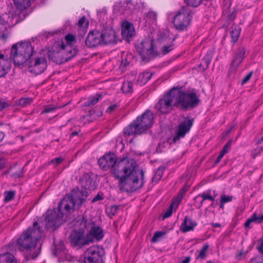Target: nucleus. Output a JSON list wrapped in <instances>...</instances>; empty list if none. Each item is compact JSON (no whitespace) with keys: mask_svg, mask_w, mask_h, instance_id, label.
Returning <instances> with one entry per match:
<instances>
[{"mask_svg":"<svg viewBox=\"0 0 263 263\" xmlns=\"http://www.w3.org/2000/svg\"><path fill=\"white\" fill-rule=\"evenodd\" d=\"M119 209V206L117 205L112 206L111 207L110 209V213L112 215H115L117 213L118 210Z\"/></svg>","mask_w":263,"mask_h":263,"instance_id":"nucleus-55","label":"nucleus"},{"mask_svg":"<svg viewBox=\"0 0 263 263\" xmlns=\"http://www.w3.org/2000/svg\"><path fill=\"white\" fill-rule=\"evenodd\" d=\"M100 32L98 30L90 31L85 40V44L88 47H95L102 45Z\"/></svg>","mask_w":263,"mask_h":263,"instance_id":"nucleus-17","label":"nucleus"},{"mask_svg":"<svg viewBox=\"0 0 263 263\" xmlns=\"http://www.w3.org/2000/svg\"><path fill=\"white\" fill-rule=\"evenodd\" d=\"M101 33L102 45H108L116 43V33L114 29H105Z\"/></svg>","mask_w":263,"mask_h":263,"instance_id":"nucleus-18","label":"nucleus"},{"mask_svg":"<svg viewBox=\"0 0 263 263\" xmlns=\"http://www.w3.org/2000/svg\"><path fill=\"white\" fill-rule=\"evenodd\" d=\"M89 224H92L93 226L91 227L89 232L87 235V237H89V238H92L93 240L94 238L97 240H101L104 236L102 229L99 226H95L94 224L89 223Z\"/></svg>","mask_w":263,"mask_h":263,"instance_id":"nucleus-22","label":"nucleus"},{"mask_svg":"<svg viewBox=\"0 0 263 263\" xmlns=\"http://www.w3.org/2000/svg\"><path fill=\"white\" fill-rule=\"evenodd\" d=\"M47 66L46 60L44 58H36L33 64L28 66V70L36 75L43 72Z\"/></svg>","mask_w":263,"mask_h":263,"instance_id":"nucleus-16","label":"nucleus"},{"mask_svg":"<svg viewBox=\"0 0 263 263\" xmlns=\"http://www.w3.org/2000/svg\"><path fill=\"white\" fill-rule=\"evenodd\" d=\"M33 48L30 42H21L12 45L10 52V58L16 65H22L29 62L33 54Z\"/></svg>","mask_w":263,"mask_h":263,"instance_id":"nucleus-6","label":"nucleus"},{"mask_svg":"<svg viewBox=\"0 0 263 263\" xmlns=\"http://www.w3.org/2000/svg\"><path fill=\"white\" fill-rule=\"evenodd\" d=\"M164 170V167L161 166L159 167L156 172L154 176L152 178V181L153 182H157L158 181H159L163 175Z\"/></svg>","mask_w":263,"mask_h":263,"instance_id":"nucleus-33","label":"nucleus"},{"mask_svg":"<svg viewBox=\"0 0 263 263\" xmlns=\"http://www.w3.org/2000/svg\"><path fill=\"white\" fill-rule=\"evenodd\" d=\"M153 115L152 112L147 110L142 115L131 123L128 126L124 128V135H139L143 134L150 128L153 124Z\"/></svg>","mask_w":263,"mask_h":263,"instance_id":"nucleus-5","label":"nucleus"},{"mask_svg":"<svg viewBox=\"0 0 263 263\" xmlns=\"http://www.w3.org/2000/svg\"><path fill=\"white\" fill-rule=\"evenodd\" d=\"M117 107V105L116 104H114V105H110V106H109L106 110L107 112H111L112 111H113L114 110H115Z\"/></svg>","mask_w":263,"mask_h":263,"instance_id":"nucleus-58","label":"nucleus"},{"mask_svg":"<svg viewBox=\"0 0 263 263\" xmlns=\"http://www.w3.org/2000/svg\"><path fill=\"white\" fill-rule=\"evenodd\" d=\"M65 39L67 43L69 44L76 41L75 36L71 34H68L66 35L65 36Z\"/></svg>","mask_w":263,"mask_h":263,"instance_id":"nucleus-47","label":"nucleus"},{"mask_svg":"<svg viewBox=\"0 0 263 263\" xmlns=\"http://www.w3.org/2000/svg\"><path fill=\"white\" fill-rule=\"evenodd\" d=\"M243 59H244L242 58L241 57L235 54V57L231 62L229 69L230 71L231 72H235Z\"/></svg>","mask_w":263,"mask_h":263,"instance_id":"nucleus-28","label":"nucleus"},{"mask_svg":"<svg viewBox=\"0 0 263 263\" xmlns=\"http://www.w3.org/2000/svg\"><path fill=\"white\" fill-rule=\"evenodd\" d=\"M232 42L236 43L240 35L241 28L238 25L233 24L230 29Z\"/></svg>","mask_w":263,"mask_h":263,"instance_id":"nucleus-24","label":"nucleus"},{"mask_svg":"<svg viewBox=\"0 0 263 263\" xmlns=\"http://www.w3.org/2000/svg\"><path fill=\"white\" fill-rule=\"evenodd\" d=\"M58 211L59 214L55 211H51L47 214L45 221L46 227L48 229L59 227L62 221L64 215L70 214V213H66L64 209L61 211L58 208Z\"/></svg>","mask_w":263,"mask_h":263,"instance_id":"nucleus-13","label":"nucleus"},{"mask_svg":"<svg viewBox=\"0 0 263 263\" xmlns=\"http://www.w3.org/2000/svg\"><path fill=\"white\" fill-rule=\"evenodd\" d=\"M255 222L257 223L263 222V214L261 216H258L256 213H254L252 216L249 218L245 223V228H250L251 223Z\"/></svg>","mask_w":263,"mask_h":263,"instance_id":"nucleus-25","label":"nucleus"},{"mask_svg":"<svg viewBox=\"0 0 263 263\" xmlns=\"http://www.w3.org/2000/svg\"><path fill=\"white\" fill-rule=\"evenodd\" d=\"M199 197H201L202 198V200L200 201V205L199 208L202 205L203 201L205 200H209L212 201L214 200V198L213 197H212L210 194L205 192L202 194H199L195 198V199H196Z\"/></svg>","mask_w":263,"mask_h":263,"instance_id":"nucleus-39","label":"nucleus"},{"mask_svg":"<svg viewBox=\"0 0 263 263\" xmlns=\"http://www.w3.org/2000/svg\"><path fill=\"white\" fill-rule=\"evenodd\" d=\"M190 185L187 183L185 184L183 187L180 190L178 196L176 199H174V200L176 201V207L178 206V204L181 201L183 197L184 196L185 193L188 191L190 188Z\"/></svg>","mask_w":263,"mask_h":263,"instance_id":"nucleus-31","label":"nucleus"},{"mask_svg":"<svg viewBox=\"0 0 263 263\" xmlns=\"http://www.w3.org/2000/svg\"><path fill=\"white\" fill-rule=\"evenodd\" d=\"M10 103L9 102H6L3 100H0V110L9 107Z\"/></svg>","mask_w":263,"mask_h":263,"instance_id":"nucleus-51","label":"nucleus"},{"mask_svg":"<svg viewBox=\"0 0 263 263\" xmlns=\"http://www.w3.org/2000/svg\"><path fill=\"white\" fill-rule=\"evenodd\" d=\"M82 186L84 190H92L95 189L93 184V180L90 176H85L84 179L82 180Z\"/></svg>","mask_w":263,"mask_h":263,"instance_id":"nucleus-27","label":"nucleus"},{"mask_svg":"<svg viewBox=\"0 0 263 263\" xmlns=\"http://www.w3.org/2000/svg\"><path fill=\"white\" fill-rule=\"evenodd\" d=\"M81 224L85 228H87L88 227L87 226V219L86 217L84 216L82 217Z\"/></svg>","mask_w":263,"mask_h":263,"instance_id":"nucleus-56","label":"nucleus"},{"mask_svg":"<svg viewBox=\"0 0 263 263\" xmlns=\"http://www.w3.org/2000/svg\"><path fill=\"white\" fill-rule=\"evenodd\" d=\"M65 49V45H61V49L58 52L49 51L48 53V57L49 59L52 60L54 62L58 64H61L65 63L71 59L72 55H68L66 54Z\"/></svg>","mask_w":263,"mask_h":263,"instance_id":"nucleus-15","label":"nucleus"},{"mask_svg":"<svg viewBox=\"0 0 263 263\" xmlns=\"http://www.w3.org/2000/svg\"><path fill=\"white\" fill-rule=\"evenodd\" d=\"M0 263H17L15 257L11 253L0 254Z\"/></svg>","mask_w":263,"mask_h":263,"instance_id":"nucleus-26","label":"nucleus"},{"mask_svg":"<svg viewBox=\"0 0 263 263\" xmlns=\"http://www.w3.org/2000/svg\"><path fill=\"white\" fill-rule=\"evenodd\" d=\"M103 199L102 196L100 195L99 194H98L92 200L91 202L94 203L96 201L101 200Z\"/></svg>","mask_w":263,"mask_h":263,"instance_id":"nucleus-57","label":"nucleus"},{"mask_svg":"<svg viewBox=\"0 0 263 263\" xmlns=\"http://www.w3.org/2000/svg\"><path fill=\"white\" fill-rule=\"evenodd\" d=\"M157 14L154 11H149L145 15L146 21L148 23L153 24L157 21Z\"/></svg>","mask_w":263,"mask_h":263,"instance_id":"nucleus-32","label":"nucleus"},{"mask_svg":"<svg viewBox=\"0 0 263 263\" xmlns=\"http://www.w3.org/2000/svg\"><path fill=\"white\" fill-rule=\"evenodd\" d=\"M212 57L210 54H206L201 60V62L199 65L200 67L202 66L203 70H206L211 63Z\"/></svg>","mask_w":263,"mask_h":263,"instance_id":"nucleus-36","label":"nucleus"},{"mask_svg":"<svg viewBox=\"0 0 263 263\" xmlns=\"http://www.w3.org/2000/svg\"><path fill=\"white\" fill-rule=\"evenodd\" d=\"M105 254L103 248L93 246L87 249L84 253L86 263H104L103 256Z\"/></svg>","mask_w":263,"mask_h":263,"instance_id":"nucleus-10","label":"nucleus"},{"mask_svg":"<svg viewBox=\"0 0 263 263\" xmlns=\"http://www.w3.org/2000/svg\"><path fill=\"white\" fill-rule=\"evenodd\" d=\"M64 160V158L62 157H59L58 158H55L54 159H52L49 162V164H53L55 166L59 165L61 164Z\"/></svg>","mask_w":263,"mask_h":263,"instance_id":"nucleus-46","label":"nucleus"},{"mask_svg":"<svg viewBox=\"0 0 263 263\" xmlns=\"http://www.w3.org/2000/svg\"><path fill=\"white\" fill-rule=\"evenodd\" d=\"M69 241L71 245L78 249L88 245L93 241L92 238H89L87 235H84V232L80 231L73 230L70 236Z\"/></svg>","mask_w":263,"mask_h":263,"instance_id":"nucleus-12","label":"nucleus"},{"mask_svg":"<svg viewBox=\"0 0 263 263\" xmlns=\"http://www.w3.org/2000/svg\"><path fill=\"white\" fill-rule=\"evenodd\" d=\"M57 108V107H53L52 106H47L45 107L44 110L42 111V114L48 113L52 112Z\"/></svg>","mask_w":263,"mask_h":263,"instance_id":"nucleus-52","label":"nucleus"},{"mask_svg":"<svg viewBox=\"0 0 263 263\" xmlns=\"http://www.w3.org/2000/svg\"><path fill=\"white\" fill-rule=\"evenodd\" d=\"M174 49V44L173 42H171L170 44L168 45H164L162 47L161 51L163 54H167L171 51Z\"/></svg>","mask_w":263,"mask_h":263,"instance_id":"nucleus-43","label":"nucleus"},{"mask_svg":"<svg viewBox=\"0 0 263 263\" xmlns=\"http://www.w3.org/2000/svg\"><path fill=\"white\" fill-rule=\"evenodd\" d=\"M253 74V71L250 72L249 73H248L244 78L242 80L241 84L243 85L247 83L251 78Z\"/></svg>","mask_w":263,"mask_h":263,"instance_id":"nucleus-53","label":"nucleus"},{"mask_svg":"<svg viewBox=\"0 0 263 263\" xmlns=\"http://www.w3.org/2000/svg\"><path fill=\"white\" fill-rule=\"evenodd\" d=\"M259 245L257 247V249L258 252L263 254V236L258 240Z\"/></svg>","mask_w":263,"mask_h":263,"instance_id":"nucleus-50","label":"nucleus"},{"mask_svg":"<svg viewBox=\"0 0 263 263\" xmlns=\"http://www.w3.org/2000/svg\"><path fill=\"white\" fill-rule=\"evenodd\" d=\"M192 17L191 10L186 6L179 9L174 17L173 24L175 29L179 31L186 29Z\"/></svg>","mask_w":263,"mask_h":263,"instance_id":"nucleus-8","label":"nucleus"},{"mask_svg":"<svg viewBox=\"0 0 263 263\" xmlns=\"http://www.w3.org/2000/svg\"><path fill=\"white\" fill-rule=\"evenodd\" d=\"M198 91L193 88L192 90H183L182 87H174L169 93L161 99L156 106V108L161 113H168L173 106L182 111L192 110L197 107L201 102Z\"/></svg>","mask_w":263,"mask_h":263,"instance_id":"nucleus-1","label":"nucleus"},{"mask_svg":"<svg viewBox=\"0 0 263 263\" xmlns=\"http://www.w3.org/2000/svg\"><path fill=\"white\" fill-rule=\"evenodd\" d=\"M153 73L148 71L144 72L140 74L139 76V79L141 83L145 84L148 81L152 78Z\"/></svg>","mask_w":263,"mask_h":263,"instance_id":"nucleus-38","label":"nucleus"},{"mask_svg":"<svg viewBox=\"0 0 263 263\" xmlns=\"http://www.w3.org/2000/svg\"><path fill=\"white\" fill-rule=\"evenodd\" d=\"M209 248V246L208 244H204L202 247L201 249L200 250L199 254L196 256V259H204L206 258V252H207L208 249Z\"/></svg>","mask_w":263,"mask_h":263,"instance_id":"nucleus-35","label":"nucleus"},{"mask_svg":"<svg viewBox=\"0 0 263 263\" xmlns=\"http://www.w3.org/2000/svg\"><path fill=\"white\" fill-rule=\"evenodd\" d=\"M16 10L8 16L7 23L13 26L24 20L30 11L28 8L35 0H13Z\"/></svg>","mask_w":263,"mask_h":263,"instance_id":"nucleus-7","label":"nucleus"},{"mask_svg":"<svg viewBox=\"0 0 263 263\" xmlns=\"http://www.w3.org/2000/svg\"><path fill=\"white\" fill-rule=\"evenodd\" d=\"M65 49L67 55H72L71 59L77 54L79 51L77 47L72 48L70 45H65Z\"/></svg>","mask_w":263,"mask_h":263,"instance_id":"nucleus-37","label":"nucleus"},{"mask_svg":"<svg viewBox=\"0 0 263 263\" xmlns=\"http://www.w3.org/2000/svg\"><path fill=\"white\" fill-rule=\"evenodd\" d=\"M228 150H227V149H225L223 147V148L220 154L223 156L226 153H228Z\"/></svg>","mask_w":263,"mask_h":263,"instance_id":"nucleus-64","label":"nucleus"},{"mask_svg":"<svg viewBox=\"0 0 263 263\" xmlns=\"http://www.w3.org/2000/svg\"><path fill=\"white\" fill-rule=\"evenodd\" d=\"M53 254L58 257L59 262L69 261L67 255V251L65 247L64 243L62 241L58 245H55V249Z\"/></svg>","mask_w":263,"mask_h":263,"instance_id":"nucleus-19","label":"nucleus"},{"mask_svg":"<svg viewBox=\"0 0 263 263\" xmlns=\"http://www.w3.org/2000/svg\"><path fill=\"white\" fill-rule=\"evenodd\" d=\"M176 203L177 202H176V200H173L172 201V202L170 204V205L169 206V208L167 210V211L165 212V213H164V214L163 215V219L166 218H168V217H170L172 215L174 206L175 205H176Z\"/></svg>","mask_w":263,"mask_h":263,"instance_id":"nucleus-42","label":"nucleus"},{"mask_svg":"<svg viewBox=\"0 0 263 263\" xmlns=\"http://www.w3.org/2000/svg\"><path fill=\"white\" fill-rule=\"evenodd\" d=\"M135 30L133 24L127 21L124 22L122 25V35L123 38L129 42L135 35Z\"/></svg>","mask_w":263,"mask_h":263,"instance_id":"nucleus-21","label":"nucleus"},{"mask_svg":"<svg viewBox=\"0 0 263 263\" xmlns=\"http://www.w3.org/2000/svg\"><path fill=\"white\" fill-rule=\"evenodd\" d=\"M88 192L84 190L73 189L71 194L66 195L59 204V209L66 213H71L74 209H79L85 203Z\"/></svg>","mask_w":263,"mask_h":263,"instance_id":"nucleus-4","label":"nucleus"},{"mask_svg":"<svg viewBox=\"0 0 263 263\" xmlns=\"http://www.w3.org/2000/svg\"><path fill=\"white\" fill-rule=\"evenodd\" d=\"M114 176L119 180L121 191L133 192L141 188L144 183V172L137 167L133 159L124 158L119 163Z\"/></svg>","mask_w":263,"mask_h":263,"instance_id":"nucleus-2","label":"nucleus"},{"mask_svg":"<svg viewBox=\"0 0 263 263\" xmlns=\"http://www.w3.org/2000/svg\"><path fill=\"white\" fill-rule=\"evenodd\" d=\"M133 83L130 81H125L123 82L122 90L125 93H130L133 91Z\"/></svg>","mask_w":263,"mask_h":263,"instance_id":"nucleus-34","label":"nucleus"},{"mask_svg":"<svg viewBox=\"0 0 263 263\" xmlns=\"http://www.w3.org/2000/svg\"><path fill=\"white\" fill-rule=\"evenodd\" d=\"M237 10L233 8L231 10L229 6L224 8L223 11V14H227V18L229 21H233L235 20L236 16Z\"/></svg>","mask_w":263,"mask_h":263,"instance_id":"nucleus-30","label":"nucleus"},{"mask_svg":"<svg viewBox=\"0 0 263 263\" xmlns=\"http://www.w3.org/2000/svg\"><path fill=\"white\" fill-rule=\"evenodd\" d=\"M133 59V56L131 54H127L126 57H123L121 61V66L126 67L129 65Z\"/></svg>","mask_w":263,"mask_h":263,"instance_id":"nucleus-40","label":"nucleus"},{"mask_svg":"<svg viewBox=\"0 0 263 263\" xmlns=\"http://www.w3.org/2000/svg\"><path fill=\"white\" fill-rule=\"evenodd\" d=\"M42 232L37 222L24 231L17 240V245L21 251L26 250L24 253L26 260L35 259L40 251L36 249L37 241L41 238Z\"/></svg>","mask_w":263,"mask_h":263,"instance_id":"nucleus-3","label":"nucleus"},{"mask_svg":"<svg viewBox=\"0 0 263 263\" xmlns=\"http://www.w3.org/2000/svg\"><path fill=\"white\" fill-rule=\"evenodd\" d=\"M191 257L187 256L182 261V263H189L191 260Z\"/></svg>","mask_w":263,"mask_h":263,"instance_id":"nucleus-63","label":"nucleus"},{"mask_svg":"<svg viewBox=\"0 0 263 263\" xmlns=\"http://www.w3.org/2000/svg\"><path fill=\"white\" fill-rule=\"evenodd\" d=\"M232 144V140H230L223 146V148L229 151L230 148Z\"/></svg>","mask_w":263,"mask_h":263,"instance_id":"nucleus-61","label":"nucleus"},{"mask_svg":"<svg viewBox=\"0 0 263 263\" xmlns=\"http://www.w3.org/2000/svg\"><path fill=\"white\" fill-rule=\"evenodd\" d=\"M223 157V156L220 154L215 161V163H214L215 165L218 164L221 161V160Z\"/></svg>","mask_w":263,"mask_h":263,"instance_id":"nucleus-62","label":"nucleus"},{"mask_svg":"<svg viewBox=\"0 0 263 263\" xmlns=\"http://www.w3.org/2000/svg\"><path fill=\"white\" fill-rule=\"evenodd\" d=\"M122 159L117 161L116 155L114 153H109L99 158L98 162L103 170L106 171L110 169L114 175L115 170H117V166Z\"/></svg>","mask_w":263,"mask_h":263,"instance_id":"nucleus-11","label":"nucleus"},{"mask_svg":"<svg viewBox=\"0 0 263 263\" xmlns=\"http://www.w3.org/2000/svg\"><path fill=\"white\" fill-rule=\"evenodd\" d=\"M249 263H263V257L257 256L252 258Z\"/></svg>","mask_w":263,"mask_h":263,"instance_id":"nucleus-49","label":"nucleus"},{"mask_svg":"<svg viewBox=\"0 0 263 263\" xmlns=\"http://www.w3.org/2000/svg\"><path fill=\"white\" fill-rule=\"evenodd\" d=\"M233 198L232 196H226L225 195H222L220 197V201L222 202V203H226L228 202H230L232 201Z\"/></svg>","mask_w":263,"mask_h":263,"instance_id":"nucleus-48","label":"nucleus"},{"mask_svg":"<svg viewBox=\"0 0 263 263\" xmlns=\"http://www.w3.org/2000/svg\"><path fill=\"white\" fill-rule=\"evenodd\" d=\"M5 166V160L0 158V170H2Z\"/></svg>","mask_w":263,"mask_h":263,"instance_id":"nucleus-60","label":"nucleus"},{"mask_svg":"<svg viewBox=\"0 0 263 263\" xmlns=\"http://www.w3.org/2000/svg\"><path fill=\"white\" fill-rule=\"evenodd\" d=\"M197 225V223L192 220L189 216H185L183 222L180 226V230L183 233H186L189 231H193L194 228Z\"/></svg>","mask_w":263,"mask_h":263,"instance_id":"nucleus-23","label":"nucleus"},{"mask_svg":"<svg viewBox=\"0 0 263 263\" xmlns=\"http://www.w3.org/2000/svg\"><path fill=\"white\" fill-rule=\"evenodd\" d=\"M136 50L140 55L142 61L146 62L158 55L155 49L153 40H145L141 42L136 47Z\"/></svg>","mask_w":263,"mask_h":263,"instance_id":"nucleus-9","label":"nucleus"},{"mask_svg":"<svg viewBox=\"0 0 263 263\" xmlns=\"http://www.w3.org/2000/svg\"><path fill=\"white\" fill-rule=\"evenodd\" d=\"M165 234V232L163 231H157L154 233V236L151 239V241L152 242H155L158 241L159 238L163 236Z\"/></svg>","mask_w":263,"mask_h":263,"instance_id":"nucleus-44","label":"nucleus"},{"mask_svg":"<svg viewBox=\"0 0 263 263\" xmlns=\"http://www.w3.org/2000/svg\"><path fill=\"white\" fill-rule=\"evenodd\" d=\"M101 94H97L95 96L89 97L87 101L85 102L84 106L86 107L93 106L96 104L99 100L102 99Z\"/></svg>","mask_w":263,"mask_h":263,"instance_id":"nucleus-29","label":"nucleus"},{"mask_svg":"<svg viewBox=\"0 0 263 263\" xmlns=\"http://www.w3.org/2000/svg\"><path fill=\"white\" fill-rule=\"evenodd\" d=\"M11 68V61L9 58L0 52V78L6 77Z\"/></svg>","mask_w":263,"mask_h":263,"instance_id":"nucleus-20","label":"nucleus"},{"mask_svg":"<svg viewBox=\"0 0 263 263\" xmlns=\"http://www.w3.org/2000/svg\"><path fill=\"white\" fill-rule=\"evenodd\" d=\"M194 122L193 119H189L188 117L184 118V120L181 122L178 125L176 132V136L173 138L174 143L176 142L180 138L184 137L190 130Z\"/></svg>","mask_w":263,"mask_h":263,"instance_id":"nucleus-14","label":"nucleus"},{"mask_svg":"<svg viewBox=\"0 0 263 263\" xmlns=\"http://www.w3.org/2000/svg\"><path fill=\"white\" fill-rule=\"evenodd\" d=\"M86 21V18L85 16L82 17L78 21V25L82 27L83 26V24H84L85 22Z\"/></svg>","mask_w":263,"mask_h":263,"instance_id":"nucleus-59","label":"nucleus"},{"mask_svg":"<svg viewBox=\"0 0 263 263\" xmlns=\"http://www.w3.org/2000/svg\"><path fill=\"white\" fill-rule=\"evenodd\" d=\"M247 50L245 46H240L238 48V50L236 52L235 54L241 57L242 58L244 59L245 54L246 53Z\"/></svg>","mask_w":263,"mask_h":263,"instance_id":"nucleus-45","label":"nucleus"},{"mask_svg":"<svg viewBox=\"0 0 263 263\" xmlns=\"http://www.w3.org/2000/svg\"><path fill=\"white\" fill-rule=\"evenodd\" d=\"M15 194V192L14 191H5L4 193V201L5 202H8L12 200L14 197Z\"/></svg>","mask_w":263,"mask_h":263,"instance_id":"nucleus-41","label":"nucleus"},{"mask_svg":"<svg viewBox=\"0 0 263 263\" xmlns=\"http://www.w3.org/2000/svg\"><path fill=\"white\" fill-rule=\"evenodd\" d=\"M29 102L30 100L28 98H22L20 100L19 104L22 106H24L29 103Z\"/></svg>","mask_w":263,"mask_h":263,"instance_id":"nucleus-54","label":"nucleus"}]
</instances>
